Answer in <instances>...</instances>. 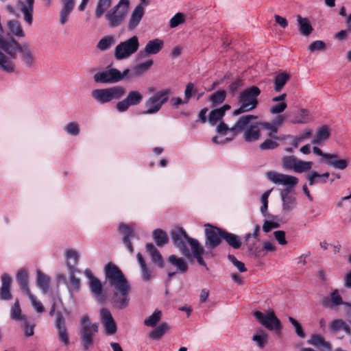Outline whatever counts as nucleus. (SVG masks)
Returning a JSON list of instances; mask_svg holds the SVG:
<instances>
[{
    "instance_id": "nucleus-14",
    "label": "nucleus",
    "mask_w": 351,
    "mask_h": 351,
    "mask_svg": "<svg viewBox=\"0 0 351 351\" xmlns=\"http://www.w3.org/2000/svg\"><path fill=\"white\" fill-rule=\"evenodd\" d=\"M12 44L16 56L17 53H21V58L24 64L27 66H32L35 62V56L33 50L27 43L20 44L17 40L12 38Z\"/></svg>"
},
{
    "instance_id": "nucleus-55",
    "label": "nucleus",
    "mask_w": 351,
    "mask_h": 351,
    "mask_svg": "<svg viewBox=\"0 0 351 351\" xmlns=\"http://www.w3.org/2000/svg\"><path fill=\"white\" fill-rule=\"evenodd\" d=\"M186 15L182 12L176 13L169 21V26L171 28H176L178 25L183 24L186 20Z\"/></svg>"
},
{
    "instance_id": "nucleus-27",
    "label": "nucleus",
    "mask_w": 351,
    "mask_h": 351,
    "mask_svg": "<svg viewBox=\"0 0 351 351\" xmlns=\"http://www.w3.org/2000/svg\"><path fill=\"white\" fill-rule=\"evenodd\" d=\"M34 0H24V1H19V8L24 15L25 21L29 25L32 24L33 21V5Z\"/></svg>"
},
{
    "instance_id": "nucleus-10",
    "label": "nucleus",
    "mask_w": 351,
    "mask_h": 351,
    "mask_svg": "<svg viewBox=\"0 0 351 351\" xmlns=\"http://www.w3.org/2000/svg\"><path fill=\"white\" fill-rule=\"evenodd\" d=\"M139 40L137 36L120 42L114 48V56L117 60L129 58L134 54L139 48Z\"/></svg>"
},
{
    "instance_id": "nucleus-26",
    "label": "nucleus",
    "mask_w": 351,
    "mask_h": 351,
    "mask_svg": "<svg viewBox=\"0 0 351 351\" xmlns=\"http://www.w3.org/2000/svg\"><path fill=\"white\" fill-rule=\"evenodd\" d=\"M164 41L159 38L149 40L144 47L143 52L145 55H155L159 53L164 47Z\"/></svg>"
},
{
    "instance_id": "nucleus-48",
    "label": "nucleus",
    "mask_w": 351,
    "mask_h": 351,
    "mask_svg": "<svg viewBox=\"0 0 351 351\" xmlns=\"http://www.w3.org/2000/svg\"><path fill=\"white\" fill-rule=\"evenodd\" d=\"M308 343L315 347L319 348L322 346L326 348L328 351L330 350V343L325 341L324 338L319 335H312L308 340Z\"/></svg>"
},
{
    "instance_id": "nucleus-44",
    "label": "nucleus",
    "mask_w": 351,
    "mask_h": 351,
    "mask_svg": "<svg viewBox=\"0 0 351 351\" xmlns=\"http://www.w3.org/2000/svg\"><path fill=\"white\" fill-rule=\"evenodd\" d=\"M330 134V131L328 126L324 125L317 130L316 137L312 141L314 144H319L326 141Z\"/></svg>"
},
{
    "instance_id": "nucleus-39",
    "label": "nucleus",
    "mask_w": 351,
    "mask_h": 351,
    "mask_svg": "<svg viewBox=\"0 0 351 351\" xmlns=\"http://www.w3.org/2000/svg\"><path fill=\"white\" fill-rule=\"evenodd\" d=\"M252 339L259 348H263L268 343V335L263 330H257Z\"/></svg>"
},
{
    "instance_id": "nucleus-35",
    "label": "nucleus",
    "mask_w": 351,
    "mask_h": 351,
    "mask_svg": "<svg viewBox=\"0 0 351 351\" xmlns=\"http://www.w3.org/2000/svg\"><path fill=\"white\" fill-rule=\"evenodd\" d=\"M351 325V322H350ZM330 330L332 332H338L339 331L343 330L348 334L351 333V328L349 325L346 324L342 319H335L330 323L329 325Z\"/></svg>"
},
{
    "instance_id": "nucleus-43",
    "label": "nucleus",
    "mask_w": 351,
    "mask_h": 351,
    "mask_svg": "<svg viewBox=\"0 0 351 351\" xmlns=\"http://www.w3.org/2000/svg\"><path fill=\"white\" fill-rule=\"evenodd\" d=\"M222 239H223L230 246L234 249H238L241 245V239H239V236L234 234L229 233L225 231L222 234Z\"/></svg>"
},
{
    "instance_id": "nucleus-5",
    "label": "nucleus",
    "mask_w": 351,
    "mask_h": 351,
    "mask_svg": "<svg viewBox=\"0 0 351 351\" xmlns=\"http://www.w3.org/2000/svg\"><path fill=\"white\" fill-rule=\"evenodd\" d=\"M261 93V89L256 86H252L242 91L238 97L239 108L234 110L232 114L238 116L242 113L254 110L258 106V97Z\"/></svg>"
},
{
    "instance_id": "nucleus-24",
    "label": "nucleus",
    "mask_w": 351,
    "mask_h": 351,
    "mask_svg": "<svg viewBox=\"0 0 351 351\" xmlns=\"http://www.w3.org/2000/svg\"><path fill=\"white\" fill-rule=\"evenodd\" d=\"M298 31L301 35L308 36L313 31L312 24L307 17H303L300 14L296 16Z\"/></svg>"
},
{
    "instance_id": "nucleus-25",
    "label": "nucleus",
    "mask_w": 351,
    "mask_h": 351,
    "mask_svg": "<svg viewBox=\"0 0 351 351\" xmlns=\"http://www.w3.org/2000/svg\"><path fill=\"white\" fill-rule=\"evenodd\" d=\"M1 278V287L0 289V299L2 300H9L12 298L10 292L12 278L8 274H3Z\"/></svg>"
},
{
    "instance_id": "nucleus-50",
    "label": "nucleus",
    "mask_w": 351,
    "mask_h": 351,
    "mask_svg": "<svg viewBox=\"0 0 351 351\" xmlns=\"http://www.w3.org/2000/svg\"><path fill=\"white\" fill-rule=\"evenodd\" d=\"M226 97V92L223 90H217L209 97V101L213 106L222 104Z\"/></svg>"
},
{
    "instance_id": "nucleus-29",
    "label": "nucleus",
    "mask_w": 351,
    "mask_h": 351,
    "mask_svg": "<svg viewBox=\"0 0 351 351\" xmlns=\"http://www.w3.org/2000/svg\"><path fill=\"white\" fill-rule=\"evenodd\" d=\"M154 64V61L152 60H149L142 63L138 64L136 66L134 67L132 71H130V73L128 75V79L140 76L147 70H149Z\"/></svg>"
},
{
    "instance_id": "nucleus-56",
    "label": "nucleus",
    "mask_w": 351,
    "mask_h": 351,
    "mask_svg": "<svg viewBox=\"0 0 351 351\" xmlns=\"http://www.w3.org/2000/svg\"><path fill=\"white\" fill-rule=\"evenodd\" d=\"M311 135L312 130L310 128H305L300 134L295 135V145H297L298 147L300 143L310 138Z\"/></svg>"
},
{
    "instance_id": "nucleus-1",
    "label": "nucleus",
    "mask_w": 351,
    "mask_h": 351,
    "mask_svg": "<svg viewBox=\"0 0 351 351\" xmlns=\"http://www.w3.org/2000/svg\"><path fill=\"white\" fill-rule=\"evenodd\" d=\"M105 280L111 287V302L114 308L124 309L130 305V285L121 270L114 263H108L104 267Z\"/></svg>"
},
{
    "instance_id": "nucleus-11",
    "label": "nucleus",
    "mask_w": 351,
    "mask_h": 351,
    "mask_svg": "<svg viewBox=\"0 0 351 351\" xmlns=\"http://www.w3.org/2000/svg\"><path fill=\"white\" fill-rule=\"evenodd\" d=\"M265 176L267 179L273 184L284 186L285 189L282 190L293 191L298 183V179L295 176L274 171H267Z\"/></svg>"
},
{
    "instance_id": "nucleus-31",
    "label": "nucleus",
    "mask_w": 351,
    "mask_h": 351,
    "mask_svg": "<svg viewBox=\"0 0 351 351\" xmlns=\"http://www.w3.org/2000/svg\"><path fill=\"white\" fill-rule=\"evenodd\" d=\"M289 79L290 75L286 72H281L275 75L273 80L274 90L277 93L280 92Z\"/></svg>"
},
{
    "instance_id": "nucleus-47",
    "label": "nucleus",
    "mask_w": 351,
    "mask_h": 351,
    "mask_svg": "<svg viewBox=\"0 0 351 351\" xmlns=\"http://www.w3.org/2000/svg\"><path fill=\"white\" fill-rule=\"evenodd\" d=\"M162 318V311L155 310L154 312L144 320V324L148 327H155Z\"/></svg>"
},
{
    "instance_id": "nucleus-23",
    "label": "nucleus",
    "mask_w": 351,
    "mask_h": 351,
    "mask_svg": "<svg viewBox=\"0 0 351 351\" xmlns=\"http://www.w3.org/2000/svg\"><path fill=\"white\" fill-rule=\"evenodd\" d=\"M313 120L311 112L306 108L298 109L291 120L292 124H306Z\"/></svg>"
},
{
    "instance_id": "nucleus-8",
    "label": "nucleus",
    "mask_w": 351,
    "mask_h": 351,
    "mask_svg": "<svg viewBox=\"0 0 351 351\" xmlns=\"http://www.w3.org/2000/svg\"><path fill=\"white\" fill-rule=\"evenodd\" d=\"M253 315L256 320L265 328L274 330L278 335H281L282 324L274 310L269 309L265 312L256 311L253 313Z\"/></svg>"
},
{
    "instance_id": "nucleus-60",
    "label": "nucleus",
    "mask_w": 351,
    "mask_h": 351,
    "mask_svg": "<svg viewBox=\"0 0 351 351\" xmlns=\"http://www.w3.org/2000/svg\"><path fill=\"white\" fill-rule=\"evenodd\" d=\"M260 124L262 128L267 131V136L269 137L277 136L278 128L275 124L269 122H260Z\"/></svg>"
},
{
    "instance_id": "nucleus-62",
    "label": "nucleus",
    "mask_w": 351,
    "mask_h": 351,
    "mask_svg": "<svg viewBox=\"0 0 351 351\" xmlns=\"http://www.w3.org/2000/svg\"><path fill=\"white\" fill-rule=\"evenodd\" d=\"M272 190H273V189H269V190L266 191L265 192H264L263 194L261 195V202L262 206L261 207V213L263 215H266V214H267V207H268V198H269V196L271 192L272 191Z\"/></svg>"
},
{
    "instance_id": "nucleus-18",
    "label": "nucleus",
    "mask_w": 351,
    "mask_h": 351,
    "mask_svg": "<svg viewBox=\"0 0 351 351\" xmlns=\"http://www.w3.org/2000/svg\"><path fill=\"white\" fill-rule=\"evenodd\" d=\"M100 317L106 335H113L117 332V327L115 321L109 310L102 308L100 310Z\"/></svg>"
},
{
    "instance_id": "nucleus-20",
    "label": "nucleus",
    "mask_w": 351,
    "mask_h": 351,
    "mask_svg": "<svg viewBox=\"0 0 351 351\" xmlns=\"http://www.w3.org/2000/svg\"><path fill=\"white\" fill-rule=\"evenodd\" d=\"M55 327L57 330L58 339L65 346L69 345V337L66 323L62 315L59 313L55 322Z\"/></svg>"
},
{
    "instance_id": "nucleus-34",
    "label": "nucleus",
    "mask_w": 351,
    "mask_h": 351,
    "mask_svg": "<svg viewBox=\"0 0 351 351\" xmlns=\"http://www.w3.org/2000/svg\"><path fill=\"white\" fill-rule=\"evenodd\" d=\"M328 177L329 173L328 172L319 174L316 171H312L306 176V179L308 181L309 185H314L326 183Z\"/></svg>"
},
{
    "instance_id": "nucleus-16",
    "label": "nucleus",
    "mask_w": 351,
    "mask_h": 351,
    "mask_svg": "<svg viewBox=\"0 0 351 351\" xmlns=\"http://www.w3.org/2000/svg\"><path fill=\"white\" fill-rule=\"evenodd\" d=\"M143 100V95L138 90L130 91L127 97L117 103L116 109L119 112L127 111L130 106L139 104Z\"/></svg>"
},
{
    "instance_id": "nucleus-63",
    "label": "nucleus",
    "mask_w": 351,
    "mask_h": 351,
    "mask_svg": "<svg viewBox=\"0 0 351 351\" xmlns=\"http://www.w3.org/2000/svg\"><path fill=\"white\" fill-rule=\"evenodd\" d=\"M64 130L70 135L77 136L80 133L79 125L76 122H69L64 126Z\"/></svg>"
},
{
    "instance_id": "nucleus-61",
    "label": "nucleus",
    "mask_w": 351,
    "mask_h": 351,
    "mask_svg": "<svg viewBox=\"0 0 351 351\" xmlns=\"http://www.w3.org/2000/svg\"><path fill=\"white\" fill-rule=\"evenodd\" d=\"M70 271V280L68 285V289L70 292L77 291L79 290L80 287V280L76 278L73 275V271Z\"/></svg>"
},
{
    "instance_id": "nucleus-22",
    "label": "nucleus",
    "mask_w": 351,
    "mask_h": 351,
    "mask_svg": "<svg viewBox=\"0 0 351 351\" xmlns=\"http://www.w3.org/2000/svg\"><path fill=\"white\" fill-rule=\"evenodd\" d=\"M349 162L350 160L348 158H340L339 156L335 154H329L325 156V163L335 169H346L349 165Z\"/></svg>"
},
{
    "instance_id": "nucleus-32",
    "label": "nucleus",
    "mask_w": 351,
    "mask_h": 351,
    "mask_svg": "<svg viewBox=\"0 0 351 351\" xmlns=\"http://www.w3.org/2000/svg\"><path fill=\"white\" fill-rule=\"evenodd\" d=\"M16 280L20 286L21 291L27 294L30 292L28 287V272L25 269H21L16 274Z\"/></svg>"
},
{
    "instance_id": "nucleus-4",
    "label": "nucleus",
    "mask_w": 351,
    "mask_h": 351,
    "mask_svg": "<svg viewBox=\"0 0 351 351\" xmlns=\"http://www.w3.org/2000/svg\"><path fill=\"white\" fill-rule=\"evenodd\" d=\"M16 55L12 38L0 40V70L7 74L16 72Z\"/></svg>"
},
{
    "instance_id": "nucleus-2",
    "label": "nucleus",
    "mask_w": 351,
    "mask_h": 351,
    "mask_svg": "<svg viewBox=\"0 0 351 351\" xmlns=\"http://www.w3.org/2000/svg\"><path fill=\"white\" fill-rule=\"evenodd\" d=\"M258 119V116L254 114H247L240 117L234 125L228 128L224 123H219L217 126V132L221 136L230 134V137L221 139L219 136H214L212 139L215 144H222L232 141L241 131L244 130L243 138L247 142H252L259 139L261 137V125L260 122L247 125L253 120Z\"/></svg>"
},
{
    "instance_id": "nucleus-58",
    "label": "nucleus",
    "mask_w": 351,
    "mask_h": 351,
    "mask_svg": "<svg viewBox=\"0 0 351 351\" xmlns=\"http://www.w3.org/2000/svg\"><path fill=\"white\" fill-rule=\"evenodd\" d=\"M278 140H279V137L278 136L269 137L260 145V148L263 150L275 149L278 145L277 143Z\"/></svg>"
},
{
    "instance_id": "nucleus-37",
    "label": "nucleus",
    "mask_w": 351,
    "mask_h": 351,
    "mask_svg": "<svg viewBox=\"0 0 351 351\" xmlns=\"http://www.w3.org/2000/svg\"><path fill=\"white\" fill-rule=\"evenodd\" d=\"M115 42L116 39L114 36L106 35L98 41L97 48L101 51H106L111 48Z\"/></svg>"
},
{
    "instance_id": "nucleus-46",
    "label": "nucleus",
    "mask_w": 351,
    "mask_h": 351,
    "mask_svg": "<svg viewBox=\"0 0 351 351\" xmlns=\"http://www.w3.org/2000/svg\"><path fill=\"white\" fill-rule=\"evenodd\" d=\"M10 317L13 320L16 322H22L26 319L25 316L22 313L18 300L15 301L14 305L11 307Z\"/></svg>"
},
{
    "instance_id": "nucleus-3",
    "label": "nucleus",
    "mask_w": 351,
    "mask_h": 351,
    "mask_svg": "<svg viewBox=\"0 0 351 351\" xmlns=\"http://www.w3.org/2000/svg\"><path fill=\"white\" fill-rule=\"evenodd\" d=\"M171 239L174 245L178 247L180 252L186 258H190L191 255L186 246L189 243L193 256L197 261L202 266H206V263L203 260L202 256L204 254V250L201 246L197 240L189 237L186 232L182 228L174 230L171 234Z\"/></svg>"
},
{
    "instance_id": "nucleus-6",
    "label": "nucleus",
    "mask_w": 351,
    "mask_h": 351,
    "mask_svg": "<svg viewBox=\"0 0 351 351\" xmlns=\"http://www.w3.org/2000/svg\"><path fill=\"white\" fill-rule=\"evenodd\" d=\"M81 345L84 351H88L93 347L94 336L98 332V324H91L89 317L83 315L80 321Z\"/></svg>"
},
{
    "instance_id": "nucleus-49",
    "label": "nucleus",
    "mask_w": 351,
    "mask_h": 351,
    "mask_svg": "<svg viewBox=\"0 0 351 351\" xmlns=\"http://www.w3.org/2000/svg\"><path fill=\"white\" fill-rule=\"evenodd\" d=\"M137 261L140 265L141 270V277L144 281H148L151 279V274L148 269L147 268V265L145 260L143 259L142 255L140 253H138L136 255Z\"/></svg>"
},
{
    "instance_id": "nucleus-53",
    "label": "nucleus",
    "mask_w": 351,
    "mask_h": 351,
    "mask_svg": "<svg viewBox=\"0 0 351 351\" xmlns=\"http://www.w3.org/2000/svg\"><path fill=\"white\" fill-rule=\"evenodd\" d=\"M73 8V6L62 5L60 12V23L62 25H64L68 22L69 16L72 12Z\"/></svg>"
},
{
    "instance_id": "nucleus-51",
    "label": "nucleus",
    "mask_w": 351,
    "mask_h": 351,
    "mask_svg": "<svg viewBox=\"0 0 351 351\" xmlns=\"http://www.w3.org/2000/svg\"><path fill=\"white\" fill-rule=\"evenodd\" d=\"M153 237L158 246H162L169 240L167 234L160 229H156L154 231Z\"/></svg>"
},
{
    "instance_id": "nucleus-42",
    "label": "nucleus",
    "mask_w": 351,
    "mask_h": 351,
    "mask_svg": "<svg viewBox=\"0 0 351 351\" xmlns=\"http://www.w3.org/2000/svg\"><path fill=\"white\" fill-rule=\"evenodd\" d=\"M169 263L176 268L177 272L184 273L188 269V265L181 258H178L175 255H171L169 258Z\"/></svg>"
},
{
    "instance_id": "nucleus-38",
    "label": "nucleus",
    "mask_w": 351,
    "mask_h": 351,
    "mask_svg": "<svg viewBox=\"0 0 351 351\" xmlns=\"http://www.w3.org/2000/svg\"><path fill=\"white\" fill-rule=\"evenodd\" d=\"M49 278L40 270L36 271V285L43 293H46L49 287Z\"/></svg>"
},
{
    "instance_id": "nucleus-7",
    "label": "nucleus",
    "mask_w": 351,
    "mask_h": 351,
    "mask_svg": "<svg viewBox=\"0 0 351 351\" xmlns=\"http://www.w3.org/2000/svg\"><path fill=\"white\" fill-rule=\"evenodd\" d=\"M129 0H120L118 3L106 13V19L110 27L120 26L125 19L129 10Z\"/></svg>"
},
{
    "instance_id": "nucleus-21",
    "label": "nucleus",
    "mask_w": 351,
    "mask_h": 351,
    "mask_svg": "<svg viewBox=\"0 0 351 351\" xmlns=\"http://www.w3.org/2000/svg\"><path fill=\"white\" fill-rule=\"evenodd\" d=\"M145 14V9L142 5H137L132 10L128 21L127 28L132 31L135 29L140 24Z\"/></svg>"
},
{
    "instance_id": "nucleus-30",
    "label": "nucleus",
    "mask_w": 351,
    "mask_h": 351,
    "mask_svg": "<svg viewBox=\"0 0 351 351\" xmlns=\"http://www.w3.org/2000/svg\"><path fill=\"white\" fill-rule=\"evenodd\" d=\"M7 27L10 34L13 37L23 38L25 36V32L21 24L16 21L11 20L8 21Z\"/></svg>"
},
{
    "instance_id": "nucleus-33",
    "label": "nucleus",
    "mask_w": 351,
    "mask_h": 351,
    "mask_svg": "<svg viewBox=\"0 0 351 351\" xmlns=\"http://www.w3.org/2000/svg\"><path fill=\"white\" fill-rule=\"evenodd\" d=\"M169 329L170 326L166 322H162L158 326H155V328L149 332V337L153 340H159Z\"/></svg>"
},
{
    "instance_id": "nucleus-13",
    "label": "nucleus",
    "mask_w": 351,
    "mask_h": 351,
    "mask_svg": "<svg viewBox=\"0 0 351 351\" xmlns=\"http://www.w3.org/2000/svg\"><path fill=\"white\" fill-rule=\"evenodd\" d=\"M129 73L130 69H128L124 70L123 73L116 69H110L95 73L94 80L96 82L104 84L114 83L123 79H128V75Z\"/></svg>"
},
{
    "instance_id": "nucleus-64",
    "label": "nucleus",
    "mask_w": 351,
    "mask_h": 351,
    "mask_svg": "<svg viewBox=\"0 0 351 351\" xmlns=\"http://www.w3.org/2000/svg\"><path fill=\"white\" fill-rule=\"evenodd\" d=\"M279 226L280 223L276 219L265 220L263 226V230L267 233L273 229L278 228Z\"/></svg>"
},
{
    "instance_id": "nucleus-40",
    "label": "nucleus",
    "mask_w": 351,
    "mask_h": 351,
    "mask_svg": "<svg viewBox=\"0 0 351 351\" xmlns=\"http://www.w3.org/2000/svg\"><path fill=\"white\" fill-rule=\"evenodd\" d=\"M146 249L152 257V262L160 267H163L162 256L154 245L152 243H147Z\"/></svg>"
},
{
    "instance_id": "nucleus-57",
    "label": "nucleus",
    "mask_w": 351,
    "mask_h": 351,
    "mask_svg": "<svg viewBox=\"0 0 351 351\" xmlns=\"http://www.w3.org/2000/svg\"><path fill=\"white\" fill-rule=\"evenodd\" d=\"M223 116L221 114L220 110L218 108L213 110L208 116V121L211 125L217 124L219 121L222 123L221 121Z\"/></svg>"
},
{
    "instance_id": "nucleus-19",
    "label": "nucleus",
    "mask_w": 351,
    "mask_h": 351,
    "mask_svg": "<svg viewBox=\"0 0 351 351\" xmlns=\"http://www.w3.org/2000/svg\"><path fill=\"white\" fill-rule=\"evenodd\" d=\"M293 191L281 190L280 192V197L282 201V211L283 213H289L296 207L297 201Z\"/></svg>"
},
{
    "instance_id": "nucleus-28",
    "label": "nucleus",
    "mask_w": 351,
    "mask_h": 351,
    "mask_svg": "<svg viewBox=\"0 0 351 351\" xmlns=\"http://www.w3.org/2000/svg\"><path fill=\"white\" fill-rule=\"evenodd\" d=\"M119 230L123 235V240L125 247L129 252L132 253L134 249L130 242V239L134 236L132 228L125 224H120L119 226Z\"/></svg>"
},
{
    "instance_id": "nucleus-52",
    "label": "nucleus",
    "mask_w": 351,
    "mask_h": 351,
    "mask_svg": "<svg viewBox=\"0 0 351 351\" xmlns=\"http://www.w3.org/2000/svg\"><path fill=\"white\" fill-rule=\"evenodd\" d=\"M313 165L311 161H304L302 160H297L294 171L296 173H304L310 171Z\"/></svg>"
},
{
    "instance_id": "nucleus-41",
    "label": "nucleus",
    "mask_w": 351,
    "mask_h": 351,
    "mask_svg": "<svg viewBox=\"0 0 351 351\" xmlns=\"http://www.w3.org/2000/svg\"><path fill=\"white\" fill-rule=\"evenodd\" d=\"M295 135L291 134H284L279 137V141L285 145V150L287 152H292L297 148V145H295Z\"/></svg>"
},
{
    "instance_id": "nucleus-15",
    "label": "nucleus",
    "mask_w": 351,
    "mask_h": 351,
    "mask_svg": "<svg viewBox=\"0 0 351 351\" xmlns=\"http://www.w3.org/2000/svg\"><path fill=\"white\" fill-rule=\"evenodd\" d=\"M85 276L88 279L89 288L91 293L99 302H104L105 295L104 293L103 285L99 279L94 276L92 271L89 269H86L84 271Z\"/></svg>"
},
{
    "instance_id": "nucleus-17",
    "label": "nucleus",
    "mask_w": 351,
    "mask_h": 351,
    "mask_svg": "<svg viewBox=\"0 0 351 351\" xmlns=\"http://www.w3.org/2000/svg\"><path fill=\"white\" fill-rule=\"evenodd\" d=\"M205 230L206 234V245L208 248H215L217 247L221 241L222 234L224 230H222L216 227L211 226L210 224H206Z\"/></svg>"
},
{
    "instance_id": "nucleus-12",
    "label": "nucleus",
    "mask_w": 351,
    "mask_h": 351,
    "mask_svg": "<svg viewBox=\"0 0 351 351\" xmlns=\"http://www.w3.org/2000/svg\"><path fill=\"white\" fill-rule=\"evenodd\" d=\"M170 93L169 89H164L151 96L145 104L146 110L144 114H152L158 112L168 101Z\"/></svg>"
},
{
    "instance_id": "nucleus-9",
    "label": "nucleus",
    "mask_w": 351,
    "mask_h": 351,
    "mask_svg": "<svg viewBox=\"0 0 351 351\" xmlns=\"http://www.w3.org/2000/svg\"><path fill=\"white\" fill-rule=\"evenodd\" d=\"M125 93L123 87L116 86L110 88L95 89L91 92L93 99L100 104H105L121 99Z\"/></svg>"
},
{
    "instance_id": "nucleus-59",
    "label": "nucleus",
    "mask_w": 351,
    "mask_h": 351,
    "mask_svg": "<svg viewBox=\"0 0 351 351\" xmlns=\"http://www.w3.org/2000/svg\"><path fill=\"white\" fill-rule=\"evenodd\" d=\"M32 304V306L38 313H42L45 311V308L42 303L33 295L31 291L26 294Z\"/></svg>"
},
{
    "instance_id": "nucleus-45",
    "label": "nucleus",
    "mask_w": 351,
    "mask_h": 351,
    "mask_svg": "<svg viewBox=\"0 0 351 351\" xmlns=\"http://www.w3.org/2000/svg\"><path fill=\"white\" fill-rule=\"evenodd\" d=\"M112 4V0H98L95 15V17L100 18L105 12L106 13Z\"/></svg>"
},
{
    "instance_id": "nucleus-54",
    "label": "nucleus",
    "mask_w": 351,
    "mask_h": 351,
    "mask_svg": "<svg viewBox=\"0 0 351 351\" xmlns=\"http://www.w3.org/2000/svg\"><path fill=\"white\" fill-rule=\"evenodd\" d=\"M297 160L298 158L293 156H284L282 158V167L285 169L294 171Z\"/></svg>"
},
{
    "instance_id": "nucleus-36",
    "label": "nucleus",
    "mask_w": 351,
    "mask_h": 351,
    "mask_svg": "<svg viewBox=\"0 0 351 351\" xmlns=\"http://www.w3.org/2000/svg\"><path fill=\"white\" fill-rule=\"evenodd\" d=\"M80 254L75 250H69L65 252V261L69 271H73V267L79 261Z\"/></svg>"
}]
</instances>
